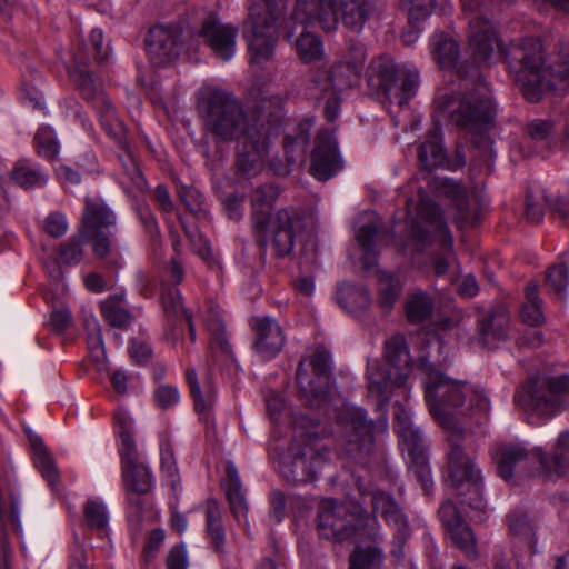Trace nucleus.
<instances>
[{
	"mask_svg": "<svg viewBox=\"0 0 569 569\" xmlns=\"http://www.w3.org/2000/svg\"><path fill=\"white\" fill-rule=\"evenodd\" d=\"M400 433L405 438L402 451L407 453L409 470L419 480L425 493L430 495L432 492L433 481L423 443L422 441L417 442V436L407 427H402Z\"/></svg>",
	"mask_w": 569,
	"mask_h": 569,
	"instance_id": "obj_26",
	"label": "nucleus"
},
{
	"mask_svg": "<svg viewBox=\"0 0 569 569\" xmlns=\"http://www.w3.org/2000/svg\"><path fill=\"white\" fill-rule=\"evenodd\" d=\"M37 153L47 159L54 160L59 152V143L53 129L49 126H41L33 139Z\"/></svg>",
	"mask_w": 569,
	"mask_h": 569,
	"instance_id": "obj_49",
	"label": "nucleus"
},
{
	"mask_svg": "<svg viewBox=\"0 0 569 569\" xmlns=\"http://www.w3.org/2000/svg\"><path fill=\"white\" fill-rule=\"evenodd\" d=\"M498 475L509 481L516 473L527 475L537 465H547L540 448L528 449L523 442H502L493 451Z\"/></svg>",
	"mask_w": 569,
	"mask_h": 569,
	"instance_id": "obj_18",
	"label": "nucleus"
},
{
	"mask_svg": "<svg viewBox=\"0 0 569 569\" xmlns=\"http://www.w3.org/2000/svg\"><path fill=\"white\" fill-rule=\"evenodd\" d=\"M367 82L389 104L403 107L417 93L419 73L417 70L397 64L389 57L381 56L370 62Z\"/></svg>",
	"mask_w": 569,
	"mask_h": 569,
	"instance_id": "obj_13",
	"label": "nucleus"
},
{
	"mask_svg": "<svg viewBox=\"0 0 569 569\" xmlns=\"http://www.w3.org/2000/svg\"><path fill=\"white\" fill-rule=\"evenodd\" d=\"M402 283L400 280L385 271L378 276V306L383 313H388L393 308L400 293Z\"/></svg>",
	"mask_w": 569,
	"mask_h": 569,
	"instance_id": "obj_37",
	"label": "nucleus"
},
{
	"mask_svg": "<svg viewBox=\"0 0 569 569\" xmlns=\"http://www.w3.org/2000/svg\"><path fill=\"white\" fill-rule=\"evenodd\" d=\"M162 306L166 315L170 318L183 319L190 313L182 305V297L177 288L168 290L162 295Z\"/></svg>",
	"mask_w": 569,
	"mask_h": 569,
	"instance_id": "obj_56",
	"label": "nucleus"
},
{
	"mask_svg": "<svg viewBox=\"0 0 569 569\" xmlns=\"http://www.w3.org/2000/svg\"><path fill=\"white\" fill-rule=\"evenodd\" d=\"M186 379L190 388V393L193 399L194 409L199 413L207 412L214 402V395L211 387H208L206 395L203 396L197 379V372L194 369H188L186 371Z\"/></svg>",
	"mask_w": 569,
	"mask_h": 569,
	"instance_id": "obj_52",
	"label": "nucleus"
},
{
	"mask_svg": "<svg viewBox=\"0 0 569 569\" xmlns=\"http://www.w3.org/2000/svg\"><path fill=\"white\" fill-rule=\"evenodd\" d=\"M84 236L79 229V232L70 237L68 240L60 243L58 248L57 261L59 264L74 266L78 264L83 258Z\"/></svg>",
	"mask_w": 569,
	"mask_h": 569,
	"instance_id": "obj_46",
	"label": "nucleus"
},
{
	"mask_svg": "<svg viewBox=\"0 0 569 569\" xmlns=\"http://www.w3.org/2000/svg\"><path fill=\"white\" fill-rule=\"evenodd\" d=\"M268 133L263 126H257L239 139L236 168L242 178L257 177L263 169L268 154Z\"/></svg>",
	"mask_w": 569,
	"mask_h": 569,
	"instance_id": "obj_21",
	"label": "nucleus"
},
{
	"mask_svg": "<svg viewBox=\"0 0 569 569\" xmlns=\"http://www.w3.org/2000/svg\"><path fill=\"white\" fill-rule=\"evenodd\" d=\"M418 368L425 375V398L430 413L443 428L453 427L451 409L461 407L467 398L475 413L487 416L489 412L490 400L482 389L446 377L425 359L419 361Z\"/></svg>",
	"mask_w": 569,
	"mask_h": 569,
	"instance_id": "obj_4",
	"label": "nucleus"
},
{
	"mask_svg": "<svg viewBox=\"0 0 569 569\" xmlns=\"http://www.w3.org/2000/svg\"><path fill=\"white\" fill-rule=\"evenodd\" d=\"M239 28L232 23H223L216 16H209L202 22L199 37L222 61H230L237 50Z\"/></svg>",
	"mask_w": 569,
	"mask_h": 569,
	"instance_id": "obj_24",
	"label": "nucleus"
},
{
	"mask_svg": "<svg viewBox=\"0 0 569 569\" xmlns=\"http://www.w3.org/2000/svg\"><path fill=\"white\" fill-rule=\"evenodd\" d=\"M433 311V300L429 293L418 290L409 295L405 312L409 322L421 323L428 320Z\"/></svg>",
	"mask_w": 569,
	"mask_h": 569,
	"instance_id": "obj_39",
	"label": "nucleus"
},
{
	"mask_svg": "<svg viewBox=\"0 0 569 569\" xmlns=\"http://www.w3.org/2000/svg\"><path fill=\"white\" fill-rule=\"evenodd\" d=\"M10 178L13 183L26 190L43 188L49 179L47 171L29 159L18 160L10 172Z\"/></svg>",
	"mask_w": 569,
	"mask_h": 569,
	"instance_id": "obj_28",
	"label": "nucleus"
},
{
	"mask_svg": "<svg viewBox=\"0 0 569 569\" xmlns=\"http://www.w3.org/2000/svg\"><path fill=\"white\" fill-rule=\"evenodd\" d=\"M513 400L530 417L551 418L569 407V375L530 379Z\"/></svg>",
	"mask_w": 569,
	"mask_h": 569,
	"instance_id": "obj_12",
	"label": "nucleus"
},
{
	"mask_svg": "<svg viewBox=\"0 0 569 569\" xmlns=\"http://www.w3.org/2000/svg\"><path fill=\"white\" fill-rule=\"evenodd\" d=\"M385 358L390 367L388 371L378 360H370L367 365L369 391L382 401L389 399L393 387L405 385L412 371L411 357L402 335L392 336L386 341Z\"/></svg>",
	"mask_w": 569,
	"mask_h": 569,
	"instance_id": "obj_14",
	"label": "nucleus"
},
{
	"mask_svg": "<svg viewBox=\"0 0 569 569\" xmlns=\"http://www.w3.org/2000/svg\"><path fill=\"white\" fill-rule=\"evenodd\" d=\"M341 20L346 28L360 32L370 14L368 0H340Z\"/></svg>",
	"mask_w": 569,
	"mask_h": 569,
	"instance_id": "obj_32",
	"label": "nucleus"
},
{
	"mask_svg": "<svg viewBox=\"0 0 569 569\" xmlns=\"http://www.w3.org/2000/svg\"><path fill=\"white\" fill-rule=\"evenodd\" d=\"M198 108L204 128L216 143L239 140L258 126L249 123L240 102L224 90H208L200 98Z\"/></svg>",
	"mask_w": 569,
	"mask_h": 569,
	"instance_id": "obj_7",
	"label": "nucleus"
},
{
	"mask_svg": "<svg viewBox=\"0 0 569 569\" xmlns=\"http://www.w3.org/2000/svg\"><path fill=\"white\" fill-rule=\"evenodd\" d=\"M227 476L222 482L227 499L230 505L231 512L239 519L248 511L244 495L242 492L240 477L234 466L228 465L226 469Z\"/></svg>",
	"mask_w": 569,
	"mask_h": 569,
	"instance_id": "obj_31",
	"label": "nucleus"
},
{
	"mask_svg": "<svg viewBox=\"0 0 569 569\" xmlns=\"http://www.w3.org/2000/svg\"><path fill=\"white\" fill-rule=\"evenodd\" d=\"M339 442L349 456L368 453L373 445V420L358 406L343 403L337 413Z\"/></svg>",
	"mask_w": 569,
	"mask_h": 569,
	"instance_id": "obj_16",
	"label": "nucleus"
},
{
	"mask_svg": "<svg viewBox=\"0 0 569 569\" xmlns=\"http://www.w3.org/2000/svg\"><path fill=\"white\" fill-rule=\"evenodd\" d=\"M383 551L377 546L357 547L349 557V569H380Z\"/></svg>",
	"mask_w": 569,
	"mask_h": 569,
	"instance_id": "obj_43",
	"label": "nucleus"
},
{
	"mask_svg": "<svg viewBox=\"0 0 569 569\" xmlns=\"http://www.w3.org/2000/svg\"><path fill=\"white\" fill-rule=\"evenodd\" d=\"M338 301L348 312L358 315L368 310L371 297L363 287L348 286L338 293Z\"/></svg>",
	"mask_w": 569,
	"mask_h": 569,
	"instance_id": "obj_42",
	"label": "nucleus"
},
{
	"mask_svg": "<svg viewBox=\"0 0 569 569\" xmlns=\"http://www.w3.org/2000/svg\"><path fill=\"white\" fill-rule=\"evenodd\" d=\"M443 159V150L440 143V130L435 128L428 132L427 139L418 148V161L426 170L438 167Z\"/></svg>",
	"mask_w": 569,
	"mask_h": 569,
	"instance_id": "obj_36",
	"label": "nucleus"
},
{
	"mask_svg": "<svg viewBox=\"0 0 569 569\" xmlns=\"http://www.w3.org/2000/svg\"><path fill=\"white\" fill-rule=\"evenodd\" d=\"M93 108L98 112L102 127L112 134L113 124L120 126L116 117V110L112 102L101 91L93 101H91Z\"/></svg>",
	"mask_w": 569,
	"mask_h": 569,
	"instance_id": "obj_54",
	"label": "nucleus"
},
{
	"mask_svg": "<svg viewBox=\"0 0 569 569\" xmlns=\"http://www.w3.org/2000/svg\"><path fill=\"white\" fill-rule=\"evenodd\" d=\"M116 222L113 212L103 203L87 200L80 230L86 236H97Z\"/></svg>",
	"mask_w": 569,
	"mask_h": 569,
	"instance_id": "obj_27",
	"label": "nucleus"
},
{
	"mask_svg": "<svg viewBox=\"0 0 569 569\" xmlns=\"http://www.w3.org/2000/svg\"><path fill=\"white\" fill-rule=\"evenodd\" d=\"M510 317L503 306L493 308L479 320L480 331L485 339L505 340L509 333Z\"/></svg>",
	"mask_w": 569,
	"mask_h": 569,
	"instance_id": "obj_29",
	"label": "nucleus"
},
{
	"mask_svg": "<svg viewBox=\"0 0 569 569\" xmlns=\"http://www.w3.org/2000/svg\"><path fill=\"white\" fill-rule=\"evenodd\" d=\"M296 49L299 58L306 63L320 59L323 53L321 40L316 34L306 31H302L296 40Z\"/></svg>",
	"mask_w": 569,
	"mask_h": 569,
	"instance_id": "obj_48",
	"label": "nucleus"
},
{
	"mask_svg": "<svg viewBox=\"0 0 569 569\" xmlns=\"http://www.w3.org/2000/svg\"><path fill=\"white\" fill-rule=\"evenodd\" d=\"M409 22H416L429 16L435 7V0H405Z\"/></svg>",
	"mask_w": 569,
	"mask_h": 569,
	"instance_id": "obj_59",
	"label": "nucleus"
},
{
	"mask_svg": "<svg viewBox=\"0 0 569 569\" xmlns=\"http://www.w3.org/2000/svg\"><path fill=\"white\" fill-rule=\"evenodd\" d=\"M44 231L52 238H60L68 231V221L64 214L51 212L44 220Z\"/></svg>",
	"mask_w": 569,
	"mask_h": 569,
	"instance_id": "obj_62",
	"label": "nucleus"
},
{
	"mask_svg": "<svg viewBox=\"0 0 569 569\" xmlns=\"http://www.w3.org/2000/svg\"><path fill=\"white\" fill-rule=\"evenodd\" d=\"M146 51L154 67H166L180 53L181 38L178 29L162 24L149 29L144 38Z\"/></svg>",
	"mask_w": 569,
	"mask_h": 569,
	"instance_id": "obj_23",
	"label": "nucleus"
},
{
	"mask_svg": "<svg viewBox=\"0 0 569 569\" xmlns=\"http://www.w3.org/2000/svg\"><path fill=\"white\" fill-rule=\"evenodd\" d=\"M409 242L402 248L412 253L422 252L432 242H437L441 254L433 258V272L442 276L449 268V259L453 257V238L437 203L428 198H420L416 217L408 227Z\"/></svg>",
	"mask_w": 569,
	"mask_h": 569,
	"instance_id": "obj_6",
	"label": "nucleus"
},
{
	"mask_svg": "<svg viewBox=\"0 0 569 569\" xmlns=\"http://www.w3.org/2000/svg\"><path fill=\"white\" fill-rule=\"evenodd\" d=\"M160 465L163 478L172 489H176L179 475L173 447L168 439H162L160 442Z\"/></svg>",
	"mask_w": 569,
	"mask_h": 569,
	"instance_id": "obj_51",
	"label": "nucleus"
},
{
	"mask_svg": "<svg viewBox=\"0 0 569 569\" xmlns=\"http://www.w3.org/2000/svg\"><path fill=\"white\" fill-rule=\"evenodd\" d=\"M30 443L34 453V465L42 477L51 487L59 481V472L42 439L37 436L30 437Z\"/></svg>",
	"mask_w": 569,
	"mask_h": 569,
	"instance_id": "obj_40",
	"label": "nucleus"
},
{
	"mask_svg": "<svg viewBox=\"0 0 569 569\" xmlns=\"http://www.w3.org/2000/svg\"><path fill=\"white\" fill-rule=\"evenodd\" d=\"M452 543L468 558L469 560H476L479 556L477 548L476 536L466 522H459L447 531Z\"/></svg>",
	"mask_w": 569,
	"mask_h": 569,
	"instance_id": "obj_41",
	"label": "nucleus"
},
{
	"mask_svg": "<svg viewBox=\"0 0 569 569\" xmlns=\"http://www.w3.org/2000/svg\"><path fill=\"white\" fill-rule=\"evenodd\" d=\"M100 309L104 320L112 327L122 328L132 320V316L127 309L123 293L109 296L101 302Z\"/></svg>",
	"mask_w": 569,
	"mask_h": 569,
	"instance_id": "obj_34",
	"label": "nucleus"
},
{
	"mask_svg": "<svg viewBox=\"0 0 569 569\" xmlns=\"http://www.w3.org/2000/svg\"><path fill=\"white\" fill-rule=\"evenodd\" d=\"M447 481L460 497L462 505L475 510L485 508L482 495L483 477L472 453L467 452L460 442V435L452 431L446 451Z\"/></svg>",
	"mask_w": 569,
	"mask_h": 569,
	"instance_id": "obj_8",
	"label": "nucleus"
},
{
	"mask_svg": "<svg viewBox=\"0 0 569 569\" xmlns=\"http://www.w3.org/2000/svg\"><path fill=\"white\" fill-rule=\"evenodd\" d=\"M547 465L542 467L553 473L562 475L569 469V431L559 435L550 457L546 456Z\"/></svg>",
	"mask_w": 569,
	"mask_h": 569,
	"instance_id": "obj_44",
	"label": "nucleus"
},
{
	"mask_svg": "<svg viewBox=\"0 0 569 569\" xmlns=\"http://www.w3.org/2000/svg\"><path fill=\"white\" fill-rule=\"evenodd\" d=\"M136 491H126L127 516L130 522L139 525L143 518L144 499Z\"/></svg>",
	"mask_w": 569,
	"mask_h": 569,
	"instance_id": "obj_61",
	"label": "nucleus"
},
{
	"mask_svg": "<svg viewBox=\"0 0 569 569\" xmlns=\"http://www.w3.org/2000/svg\"><path fill=\"white\" fill-rule=\"evenodd\" d=\"M268 133L263 126H257L239 139L236 168L242 178L257 177L263 169L268 154Z\"/></svg>",
	"mask_w": 569,
	"mask_h": 569,
	"instance_id": "obj_22",
	"label": "nucleus"
},
{
	"mask_svg": "<svg viewBox=\"0 0 569 569\" xmlns=\"http://www.w3.org/2000/svg\"><path fill=\"white\" fill-rule=\"evenodd\" d=\"M330 361V353L323 348H318L310 357L313 377H310L302 362L298 366L297 382L312 407H321L327 401L331 379Z\"/></svg>",
	"mask_w": 569,
	"mask_h": 569,
	"instance_id": "obj_19",
	"label": "nucleus"
},
{
	"mask_svg": "<svg viewBox=\"0 0 569 569\" xmlns=\"http://www.w3.org/2000/svg\"><path fill=\"white\" fill-rule=\"evenodd\" d=\"M431 53L433 59L443 69L456 66L459 58V47L455 40L445 33H435L430 39Z\"/></svg>",
	"mask_w": 569,
	"mask_h": 569,
	"instance_id": "obj_33",
	"label": "nucleus"
},
{
	"mask_svg": "<svg viewBox=\"0 0 569 569\" xmlns=\"http://www.w3.org/2000/svg\"><path fill=\"white\" fill-rule=\"evenodd\" d=\"M280 194L274 184H262L251 196V224L256 242L260 247L270 246L277 257L290 254L297 234L303 229V214L295 207L271 210Z\"/></svg>",
	"mask_w": 569,
	"mask_h": 569,
	"instance_id": "obj_3",
	"label": "nucleus"
},
{
	"mask_svg": "<svg viewBox=\"0 0 569 569\" xmlns=\"http://www.w3.org/2000/svg\"><path fill=\"white\" fill-rule=\"evenodd\" d=\"M250 327L256 353L266 361L276 358L287 341L284 330L278 320L269 316H254L250 319Z\"/></svg>",
	"mask_w": 569,
	"mask_h": 569,
	"instance_id": "obj_25",
	"label": "nucleus"
},
{
	"mask_svg": "<svg viewBox=\"0 0 569 569\" xmlns=\"http://www.w3.org/2000/svg\"><path fill=\"white\" fill-rule=\"evenodd\" d=\"M154 399L161 409H168L180 400L179 391L170 385H161L154 391Z\"/></svg>",
	"mask_w": 569,
	"mask_h": 569,
	"instance_id": "obj_63",
	"label": "nucleus"
},
{
	"mask_svg": "<svg viewBox=\"0 0 569 569\" xmlns=\"http://www.w3.org/2000/svg\"><path fill=\"white\" fill-rule=\"evenodd\" d=\"M178 196L190 212L200 213L203 211V196L198 189L182 186L178 189Z\"/></svg>",
	"mask_w": 569,
	"mask_h": 569,
	"instance_id": "obj_58",
	"label": "nucleus"
},
{
	"mask_svg": "<svg viewBox=\"0 0 569 569\" xmlns=\"http://www.w3.org/2000/svg\"><path fill=\"white\" fill-rule=\"evenodd\" d=\"M83 513L87 526L92 529H103L108 523V511L102 502L88 500Z\"/></svg>",
	"mask_w": 569,
	"mask_h": 569,
	"instance_id": "obj_55",
	"label": "nucleus"
},
{
	"mask_svg": "<svg viewBox=\"0 0 569 569\" xmlns=\"http://www.w3.org/2000/svg\"><path fill=\"white\" fill-rule=\"evenodd\" d=\"M435 104L453 124L469 131L490 128L496 116V108L486 86L465 96L440 94Z\"/></svg>",
	"mask_w": 569,
	"mask_h": 569,
	"instance_id": "obj_11",
	"label": "nucleus"
},
{
	"mask_svg": "<svg viewBox=\"0 0 569 569\" xmlns=\"http://www.w3.org/2000/svg\"><path fill=\"white\" fill-rule=\"evenodd\" d=\"M546 282L552 293L562 298L569 283L568 267L562 262L549 267L546 273Z\"/></svg>",
	"mask_w": 569,
	"mask_h": 569,
	"instance_id": "obj_53",
	"label": "nucleus"
},
{
	"mask_svg": "<svg viewBox=\"0 0 569 569\" xmlns=\"http://www.w3.org/2000/svg\"><path fill=\"white\" fill-rule=\"evenodd\" d=\"M327 452L315 428L296 430L287 451L280 456L279 473L291 483L312 481L327 459Z\"/></svg>",
	"mask_w": 569,
	"mask_h": 569,
	"instance_id": "obj_10",
	"label": "nucleus"
},
{
	"mask_svg": "<svg viewBox=\"0 0 569 569\" xmlns=\"http://www.w3.org/2000/svg\"><path fill=\"white\" fill-rule=\"evenodd\" d=\"M114 429L120 440L119 455L124 491H136L139 495L149 493L154 487V477L149 466L139 462L132 435V420L127 412L122 410L116 412Z\"/></svg>",
	"mask_w": 569,
	"mask_h": 569,
	"instance_id": "obj_15",
	"label": "nucleus"
},
{
	"mask_svg": "<svg viewBox=\"0 0 569 569\" xmlns=\"http://www.w3.org/2000/svg\"><path fill=\"white\" fill-rule=\"evenodd\" d=\"M547 201L543 194L535 196L530 192L527 193L525 212L528 222L537 224L542 221Z\"/></svg>",
	"mask_w": 569,
	"mask_h": 569,
	"instance_id": "obj_57",
	"label": "nucleus"
},
{
	"mask_svg": "<svg viewBox=\"0 0 569 569\" xmlns=\"http://www.w3.org/2000/svg\"><path fill=\"white\" fill-rule=\"evenodd\" d=\"M313 124L315 121L312 119L306 118L299 122L298 132L293 137L287 136L284 150L289 162H295L293 153L296 149H299L301 153L305 152V148L310 138V130L313 127Z\"/></svg>",
	"mask_w": 569,
	"mask_h": 569,
	"instance_id": "obj_50",
	"label": "nucleus"
},
{
	"mask_svg": "<svg viewBox=\"0 0 569 569\" xmlns=\"http://www.w3.org/2000/svg\"><path fill=\"white\" fill-rule=\"evenodd\" d=\"M342 168L343 159L335 130L332 128L319 130L310 156V174L319 181H327L336 177Z\"/></svg>",
	"mask_w": 569,
	"mask_h": 569,
	"instance_id": "obj_20",
	"label": "nucleus"
},
{
	"mask_svg": "<svg viewBox=\"0 0 569 569\" xmlns=\"http://www.w3.org/2000/svg\"><path fill=\"white\" fill-rule=\"evenodd\" d=\"M356 239L363 251V268L367 270L373 268L378 258L376 247L379 239V228L375 223L362 224L356 232Z\"/></svg>",
	"mask_w": 569,
	"mask_h": 569,
	"instance_id": "obj_35",
	"label": "nucleus"
},
{
	"mask_svg": "<svg viewBox=\"0 0 569 569\" xmlns=\"http://www.w3.org/2000/svg\"><path fill=\"white\" fill-rule=\"evenodd\" d=\"M366 49L361 43L350 41L347 52L330 69H316L310 77L309 93L325 102V117L333 122L340 110V94L353 87L361 77L366 61Z\"/></svg>",
	"mask_w": 569,
	"mask_h": 569,
	"instance_id": "obj_5",
	"label": "nucleus"
},
{
	"mask_svg": "<svg viewBox=\"0 0 569 569\" xmlns=\"http://www.w3.org/2000/svg\"><path fill=\"white\" fill-rule=\"evenodd\" d=\"M372 518L360 505H348L332 498H325L318 505L315 518L316 530L320 538L333 543L359 540L382 541V528L376 516L395 530L391 555L397 560L405 557V545L410 537V526L406 513L392 495L375 490L371 493Z\"/></svg>",
	"mask_w": 569,
	"mask_h": 569,
	"instance_id": "obj_1",
	"label": "nucleus"
},
{
	"mask_svg": "<svg viewBox=\"0 0 569 569\" xmlns=\"http://www.w3.org/2000/svg\"><path fill=\"white\" fill-rule=\"evenodd\" d=\"M167 569H188L189 558L183 543L173 546L166 559Z\"/></svg>",
	"mask_w": 569,
	"mask_h": 569,
	"instance_id": "obj_64",
	"label": "nucleus"
},
{
	"mask_svg": "<svg viewBox=\"0 0 569 569\" xmlns=\"http://www.w3.org/2000/svg\"><path fill=\"white\" fill-rule=\"evenodd\" d=\"M289 1L261 0L250 6L242 24V36L252 66L260 67L273 59L279 40L278 22ZM338 21L336 0H293V10L283 28L286 38L290 40L295 33L290 23L300 24L303 29L318 24L329 32L337 28Z\"/></svg>",
	"mask_w": 569,
	"mask_h": 569,
	"instance_id": "obj_2",
	"label": "nucleus"
},
{
	"mask_svg": "<svg viewBox=\"0 0 569 569\" xmlns=\"http://www.w3.org/2000/svg\"><path fill=\"white\" fill-rule=\"evenodd\" d=\"M508 68L515 72L516 82L525 99L538 102L549 86V69L545 64L543 48L539 39L527 37L512 44L506 52Z\"/></svg>",
	"mask_w": 569,
	"mask_h": 569,
	"instance_id": "obj_9",
	"label": "nucleus"
},
{
	"mask_svg": "<svg viewBox=\"0 0 569 569\" xmlns=\"http://www.w3.org/2000/svg\"><path fill=\"white\" fill-rule=\"evenodd\" d=\"M463 10L475 14L469 20L468 51L476 63L488 61L500 43L493 24L482 16L486 0H460Z\"/></svg>",
	"mask_w": 569,
	"mask_h": 569,
	"instance_id": "obj_17",
	"label": "nucleus"
},
{
	"mask_svg": "<svg viewBox=\"0 0 569 569\" xmlns=\"http://www.w3.org/2000/svg\"><path fill=\"white\" fill-rule=\"evenodd\" d=\"M69 76L76 89L86 101H93L101 92L91 73L80 64L76 66L69 72Z\"/></svg>",
	"mask_w": 569,
	"mask_h": 569,
	"instance_id": "obj_47",
	"label": "nucleus"
},
{
	"mask_svg": "<svg viewBox=\"0 0 569 569\" xmlns=\"http://www.w3.org/2000/svg\"><path fill=\"white\" fill-rule=\"evenodd\" d=\"M128 351L131 359L137 365H146L150 361L153 353L149 341L140 338H133L130 340Z\"/></svg>",
	"mask_w": 569,
	"mask_h": 569,
	"instance_id": "obj_60",
	"label": "nucleus"
},
{
	"mask_svg": "<svg viewBox=\"0 0 569 569\" xmlns=\"http://www.w3.org/2000/svg\"><path fill=\"white\" fill-rule=\"evenodd\" d=\"M520 317L528 326H540L545 321L542 299L539 297L536 282H529L525 288V302L521 307Z\"/></svg>",
	"mask_w": 569,
	"mask_h": 569,
	"instance_id": "obj_38",
	"label": "nucleus"
},
{
	"mask_svg": "<svg viewBox=\"0 0 569 569\" xmlns=\"http://www.w3.org/2000/svg\"><path fill=\"white\" fill-rule=\"evenodd\" d=\"M207 329L211 332V346L217 345L222 351H228V339L222 316V309L218 305H210L204 318Z\"/></svg>",
	"mask_w": 569,
	"mask_h": 569,
	"instance_id": "obj_45",
	"label": "nucleus"
},
{
	"mask_svg": "<svg viewBox=\"0 0 569 569\" xmlns=\"http://www.w3.org/2000/svg\"><path fill=\"white\" fill-rule=\"evenodd\" d=\"M206 533L217 552H223L226 532L221 509L216 499H208L204 506Z\"/></svg>",
	"mask_w": 569,
	"mask_h": 569,
	"instance_id": "obj_30",
	"label": "nucleus"
}]
</instances>
